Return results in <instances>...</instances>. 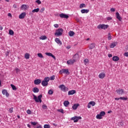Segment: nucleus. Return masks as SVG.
<instances>
[{"mask_svg":"<svg viewBox=\"0 0 128 128\" xmlns=\"http://www.w3.org/2000/svg\"><path fill=\"white\" fill-rule=\"evenodd\" d=\"M42 86H47L48 84V82H46V81H44V80L42 82Z\"/></svg>","mask_w":128,"mask_h":128,"instance_id":"22","label":"nucleus"},{"mask_svg":"<svg viewBox=\"0 0 128 128\" xmlns=\"http://www.w3.org/2000/svg\"><path fill=\"white\" fill-rule=\"evenodd\" d=\"M15 70L16 74H20V72H22V70H20V69H19L18 68H15Z\"/></svg>","mask_w":128,"mask_h":128,"instance_id":"25","label":"nucleus"},{"mask_svg":"<svg viewBox=\"0 0 128 128\" xmlns=\"http://www.w3.org/2000/svg\"><path fill=\"white\" fill-rule=\"evenodd\" d=\"M79 56L78 54L76 53L73 56V60H75V62H76L78 60Z\"/></svg>","mask_w":128,"mask_h":128,"instance_id":"13","label":"nucleus"},{"mask_svg":"<svg viewBox=\"0 0 128 128\" xmlns=\"http://www.w3.org/2000/svg\"><path fill=\"white\" fill-rule=\"evenodd\" d=\"M56 32L54 33V36H60L62 34V32H64V29L62 28H59L56 30Z\"/></svg>","mask_w":128,"mask_h":128,"instance_id":"2","label":"nucleus"},{"mask_svg":"<svg viewBox=\"0 0 128 128\" xmlns=\"http://www.w3.org/2000/svg\"><path fill=\"white\" fill-rule=\"evenodd\" d=\"M117 44H118V42H113L111 44H110V48H114V46H116Z\"/></svg>","mask_w":128,"mask_h":128,"instance_id":"11","label":"nucleus"},{"mask_svg":"<svg viewBox=\"0 0 128 128\" xmlns=\"http://www.w3.org/2000/svg\"><path fill=\"white\" fill-rule=\"evenodd\" d=\"M78 106H80V104H75L72 106V108L74 110H77V108H78Z\"/></svg>","mask_w":128,"mask_h":128,"instance_id":"14","label":"nucleus"},{"mask_svg":"<svg viewBox=\"0 0 128 128\" xmlns=\"http://www.w3.org/2000/svg\"><path fill=\"white\" fill-rule=\"evenodd\" d=\"M55 42H56V44H60V46H62V41H60V40L58 38H56Z\"/></svg>","mask_w":128,"mask_h":128,"instance_id":"12","label":"nucleus"},{"mask_svg":"<svg viewBox=\"0 0 128 128\" xmlns=\"http://www.w3.org/2000/svg\"><path fill=\"white\" fill-rule=\"evenodd\" d=\"M108 58H112V54H108Z\"/></svg>","mask_w":128,"mask_h":128,"instance_id":"62","label":"nucleus"},{"mask_svg":"<svg viewBox=\"0 0 128 128\" xmlns=\"http://www.w3.org/2000/svg\"><path fill=\"white\" fill-rule=\"evenodd\" d=\"M90 12L89 10L83 9L81 10L82 14H88Z\"/></svg>","mask_w":128,"mask_h":128,"instance_id":"21","label":"nucleus"},{"mask_svg":"<svg viewBox=\"0 0 128 128\" xmlns=\"http://www.w3.org/2000/svg\"><path fill=\"white\" fill-rule=\"evenodd\" d=\"M44 128H50V124H46L44 125Z\"/></svg>","mask_w":128,"mask_h":128,"instance_id":"42","label":"nucleus"},{"mask_svg":"<svg viewBox=\"0 0 128 128\" xmlns=\"http://www.w3.org/2000/svg\"><path fill=\"white\" fill-rule=\"evenodd\" d=\"M120 99L122 100H128V97H120Z\"/></svg>","mask_w":128,"mask_h":128,"instance_id":"37","label":"nucleus"},{"mask_svg":"<svg viewBox=\"0 0 128 128\" xmlns=\"http://www.w3.org/2000/svg\"><path fill=\"white\" fill-rule=\"evenodd\" d=\"M84 62H85V64H86L88 62V59H84Z\"/></svg>","mask_w":128,"mask_h":128,"instance_id":"54","label":"nucleus"},{"mask_svg":"<svg viewBox=\"0 0 128 128\" xmlns=\"http://www.w3.org/2000/svg\"><path fill=\"white\" fill-rule=\"evenodd\" d=\"M55 78H56V76H52L50 78V80H54Z\"/></svg>","mask_w":128,"mask_h":128,"instance_id":"46","label":"nucleus"},{"mask_svg":"<svg viewBox=\"0 0 128 128\" xmlns=\"http://www.w3.org/2000/svg\"><path fill=\"white\" fill-rule=\"evenodd\" d=\"M21 8H23V10H26V4H22V6H21Z\"/></svg>","mask_w":128,"mask_h":128,"instance_id":"44","label":"nucleus"},{"mask_svg":"<svg viewBox=\"0 0 128 128\" xmlns=\"http://www.w3.org/2000/svg\"><path fill=\"white\" fill-rule=\"evenodd\" d=\"M59 88H60L61 90H62V92H68V88L66 86L64 85V84H61L60 86H59Z\"/></svg>","mask_w":128,"mask_h":128,"instance_id":"4","label":"nucleus"},{"mask_svg":"<svg viewBox=\"0 0 128 128\" xmlns=\"http://www.w3.org/2000/svg\"><path fill=\"white\" fill-rule=\"evenodd\" d=\"M66 48H68V50H70V46H66Z\"/></svg>","mask_w":128,"mask_h":128,"instance_id":"64","label":"nucleus"},{"mask_svg":"<svg viewBox=\"0 0 128 128\" xmlns=\"http://www.w3.org/2000/svg\"><path fill=\"white\" fill-rule=\"evenodd\" d=\"M120 60V58L118 56H114L112 57V60L114 62H118Z\"/></svg>","mask_w":128,"mask_h":128,"instance_id":"23","label":"nucleus"},{"mask_svg":"<svg viewBox=\"0 0 128 128\" xmlns=\"http://www.w3.org/2000/svg\"><path fill=\"white\" fill-rule=\"evenodd\" d=\"M105 76H106V74L104 73L100 74L98 76V77L100 78H104Z\"/></svg>","mask_w":128,"mask_h":128,"instance_id":"27","label":"nucleus"},{"mask_svg":"<svg viewBox=\"0 0 128 128\" xmlns=\"http://www.w3.org/2000/svg\"><path fill=\"white\" fill-rule=\"evenodd\" d=\"M42 83V80L40 79H36L34 80V84L36 85H38Z\"/></svg>","mask_w":128,"mask_h":128,"instance_id":"9","label":"nucleus"},{"mask_svg":"<svg viewBox=\"0 0 128 128\" xmlns=\"http://www.w3.org/2000/svg\"><path fill=\"white\" fill-rule=\"evenodd\" d=\"M10 86L12 88V90H16V87L14 85L11 84Z\"/></svg>","mask_w":128,"mask_h":128,"instance_id":"34","label":"nucleus"},{"mask_svg":"<svg viewBox=\"0 0 128 128\" xmlns=\"http://www.w3.org/2000/svg\"><path fill=\"white\" fill-rule=\"evenodd\" d=\"M10 55V50H8V51H7L6 52V56H9Z\"/></svg>","mask_w":128,"mask_h":128,"instance_id":"56","label":"nucleus"},{"mask_svg":"<svg viewBox=\"0 0 128 128\" xmlns=\"http://www.w3.org/2000/svg\"><path fill=\"white\" fill-rule=\"evenodd\" d=\"M14 31L12 30H9V34L10 36H14Z\"/></svg>","mask_w":128,"mask_h":128,"instance_id":"35","label":"nucleus"},{"mask_svg":"<svg viewBox=\"0 0 128 128\" xmlns=\"http://www.w3.org/2000/svg\"><path fill=\"white\" fill-rule=\"evenodd\" d=\"M96 118L98 120H102V116L100 114H98L96 116Z\"/></svg>","mask_w":128,"mask_h":128,"instance_id":"30","label":"nucleus"},{"mask_svg":"<svg viewBox=\"0 0 128 128\" xmlns=\"http://www.w3.org/2000/svg\"><path fill=\"white\" fill-rule=\"evenodd\" d=\"M96 47V44L94 43H92L90 44L88 48L90 50H92V48H94Z\"/></svg>","mask_w":128,"mask_h":128,"instance_id":"20","label":"nucleus"},{"mask_svg":"<svg viewBox=\"0 0 128 128\" xmlns=\"http://www.w3.org/2000/svg\"><path fill=\"white\" fill-rule=\"evenodd\" d=\"M54 26L56 28H58V24H54Z\"/></svg>","mask_w":128,"mask_h":128,"instance_id":"58","label":"nucleus"},{"mask_svg":"<svg viewBox=\"0 0 128 128\" xmlns=\"http://www.w3.org/2000/svg\"><path fill=\"white\" fill-rule=\"evenodd\" d=\"M44 8H42L40 10V12H44Z\"/></svg>","mask_w":128,"mask_h":128,"instance_id":"50","label":"nucleus"},{"mask_svg":"<svg viewBox=\"0 0 128 128\" xmlns=\"http://www.w3.org/2000/svg\"><path fill=\"white\" fill-rule=\"evenodd\" d=\"M13 110H14V108H11L9 109L8 112H10V114H12Z\"/></svg>","mask_w":128,"mask_h":128,"instance_id":"45","label":"nucleus"},{"mask_svg":"<svg viewBox=\"0 0 128 128\" xmlns=\"http://www.w3.org/2000/svg\"><path fill=\"white\" fill-rule=\"evenodd\" d=\"M45 54H46V56H52V58H54V60H56V56L50 52H46L45 53Z\"/></svg>","mask_w":128,"mask_h":128,"instance_id":"17","label":"nucleus"},{"mask_svg":"<svg viewBox=\"0 0 128 128\" xmlns=\"http://www.w3.org/2000/svg\"><path fill=\"white\" fill-rule=\"evenodd\" d=\"M116 92L118 94H124V90L119 88L116 90Z\"/></svg>","mask_w":128,"mask_h":128,"instance_id":"15","label":"nucleus"},{"mask_svg":"<svg viewBox=\"0 0 128 128\" xmlns=\"http://www.w3.org/2000/svg\"><path fill=\"white\" fill-rule=\"evenodd\" d=\"M110 12H116V9L114 8H111L110 9Z\"/></svg>","mask_w":128,"mask_h":128,"instance_id":"53","label":"nucleus"},{"mask_svg":"<svg viewBox=\"0 0 128 128\" xmlns=\"http://www.w3.org/2000/svg\"><path fill=\"white\" fill-rule=\"evenodd\" d=\"M8 16H10V17H12V14L8 13Z\"/></svg>","mask_w":128,"mask_h":128,"instance_id":"63","label":"nucleus"},{"mask_svg":"<svg viewBox=\"0 0 128 128\" xmlns=\"http://www.w3.org/2000/svg\"><path fill=\"white\" fill-rule=\"evenodd\" d=\"M60 18H69L68 15L64 14V13L60 14Z\"/></svg>","mask_w":128,"mask_h":128,"instance_id":"8","label":"nucleus"},{"mask_svg":"<svg viewBox=\"0 0 128 128\" xmlns=\"http://www.w3.org/2000/svg\"><path fill=\"white\" fill-rule=\"evenodd\" d=\"M54 94V91L52 90H50L48 92V94Z\"/></svg>","mask_w":128,"mask_h":128,"instance_id":"41","label":"nucleus"},{"mask_svg":"<svg viewBox=\"0 0 128 128\" xmlns=\"http://www.w3.org/2000/svg\"><path fill=\"white\" fill-rule=\"evenodd\" d=\"M74 31H70L68 32V35L70 36H74Z\"/></svg>","mask_w":128,"mask_h":128,"instance_id":"28","label":"nucleus"},{"mask_svg":"<svg viewBox=\"0 0 128 128\" xmlns=\"http://www.w3.org/2000/svg\"><path fill=\"white\" fill-rule=\"evenodd\" d=\"M106 20H112V18L111 17H107Z\"/></svg>","mask_w":128,"mask_h":128,"instance_id":"57","label":"nucleus"},{"mask_svg":"<svg viewBox=\"0 0 128 128\" xmlns=\"http://www.w3.org/2000/svg\"><path fill=\"white\" fill-rule=\"evenodd\" d=\"M91 106H90V103H88V108H90Z\"/></svg>","mask_w":128,"mask_h":128,"instance_id":"59","label":"nucleus"},{"mask_svg":"<svg viewBox=\"0 0 128 128\" xmlns=\"http://www.w3.org/2000/svg\"><path fill=\"white\" fill-rule=\"evenodd\" d=\"M124 126V122H120L119 123V126Z\"/></svg>","mask_w":128,"mask_h":128,"instance_id":"55","label":"nucleus"},{"mask_svg":"<svg viewBox=\"0 0 128 128\" xmlns=\"http://www.w3.org/2000/svg\"><path fill=\"white\" fill-rule=\"evenodd\" d=\"M43 80H44V82H46L48 83V82H50V78L45 77Z\"/></svg>","mask_w":128,"mask_h":128,"instance_id":"31","label":"nucleus"},{"mask_svg":"<svg viewBox=\"0 0 128 128\" xmlns=\"http://www.w3.org/2000/svg\"><path fill=\"white\" fill-rule=\"evenodd\" d=\"M60 74H70V72L68 69H62L59 72Z\"/></svg>","mask_w":128,"mask_h":128,"instance_id":"5","label":"nucleus"},{"mask_svg":"<svg viewBox=\"0 0 128 128\" xmlns=\"http://www.w3.org/2000/svg\"><path fill=\"white\" fill-rule=\"evenodd\" d=\"M86 8V5L84 4H82L80 6V8Z\"/></svg>","mask_w":128,"mask_h":128,"instance_id":"33","label":"nucleus"},{"mask_svg":"<svg viewBox=\"0 0 128 128\" xmlns=\"http://www.w3.org/2000/svg\"><path fill=\"white\" fill-rule=\"evenodd\" d=\"M32 92H34V93L38 92H40V89L36 87H34L32 90Z\"/></svg>","mask_w":128,"mask_h":128,"instance_id":"24","label":"nucleus"},{"mask_svg":"<svg viewBox=\"0 0 128 128\" xmlns=\"http://www.w3.org/2000/svg\"><path fill=\"white\" fill-rule=\"evenodd\" d=\"M76 90H70L68 92V96H71V95H72V94H76Z\"/></svg>","mask_w":128,"mask_h":128,"instance_id":"19","label":"nucleus"},{"mask_svg":"<svg viewBox=\"0 0 128 128\" xmlns=\"http://www.w3.org/2000/svg\"><path fill=\"white\" fill-rule=\"evenodd\" d=\"M108 26H110L108 24H100L98 26L97 28H98V30H106V28H108Z\"/></svg>","mask_w":128,"mask_h":128,"instance_id":"3","label":"nucleus"},{"mask_svg":"<svg viewBox=\"0 0 128 128\" xmlns=\"http://www.w3.org/2000/svg\"><path fill=\"white\" fill-rule=\"evenodd\" d=\"M100 114L102 116H106V112H104V111H102L100 112Z\"/></svg>","mask_w":128,"mask_h":128,"instance_id":"40","label":"nucleus"},{"mask_svg":"<svg viewBox=\"0 0 128 128\" xmlns=\"http://www.w3.org/2000/svg\"><path fill=\"white\" fill-rule=\"evenodd\" d=\"M26 14L24 12H22L19 16V18L22 19L26 18Z\"/></svg>","mask_w":128,"mask_h":128,"instance_id":"18","label":"nucleus"},{"mask_svg":"<svg viewBox=\"0 0 128 128\" xmlns=\"http://www.w3.org/2000/svg\"><path fill=\"white\" fill-rule=\"evenodd\" d=\"M108 40H112V36H110V33H108Z\"/></svg>","mask_w":128,"mask_h":128,"instance_id":"48","label":"nucleus"},{"mask_svg":"<svg viewBox=\"0 0 128 128\" xmlns=\"http://www.w3.org/2000/svg\"><path fill=\"white\" fill-rule=\"evenodd\" d=\"M42 108L43 110H46V108H48V106H46V104H43L42 106Z\"/></svg>","mask_w":128,"mask_h":128,"instance_id":"43","label":"nucleus"},{"mask_svg":"<svg viewBox=\"0 0 128 128\" xmlns=\"http://www.w3.org/2000/svg\"><path fill=\"white\" fill-rule=\"evenodd\" d=\"M13 8H17L16 4H14L13 5Z\"/></svg>","mask_w":128,"mask_h":128,"instance_id":"61","label":"nucleus"},{"mask_svg":"<svg viewBox=\"0 0 128 128\" xmlns=\"http://www.w3.org/2000/svg\"><path fill=\"white\" fill-rule=\"evenodd\" d=\"M2 94H4V96L5 94L6 98H8V96H10V94L8 92V90H2Z\"/></svg>","mask_w":128,"mask_h":128,"instance_id":"7","label":"nucleus"},{"mask_svg":"<svg viewBox=\"0 0 128 128\" xmlns=\"http://www.w3.org/2000/svg\"><path fill=\"white\" fill-rule=\"evenodd\" d=\"M31 124H32V126H36V124H38V122H31Z\"/></svg>","mask_w":128,"mask_h":128,"instance_id":"49","label":"nucleus"},{"mask_svg":"<svg viewBox=\"0 0 128 128\" xmlns=\"http://www.w3.org/2000/svg\"><path fill=\"white\" fill-rule=\"evenodd\" d=\"M125 56H128V52H126L124 54Z\"/></svg>","mask_w":128,"mask_h":128,"instance_id":"60","label":"nucleus"},{"mask_svg":"<svg viewBox=\"0 0 128 128\" xmlns=\"http://www.w3.org/2000/svg\"><path fill=\"white\" fill-rule=\"evenodd\" d=\"M89 103L92 106H96V102L94 101H91Z\"/></svg>","mask_w":128,"mask_h":128,"instance_id":"38","label":"nucleus"},{"mask_svg":"<svg viewBox=\"0 0 128 128\" xmlns=\"http://www.w3.org/2000/svg\"><path fill=\"white\" fill-rule=\"evenodd\" d=\"M71 120H74V122H78L79 120H82V117L75 116L70 118Z\"/></svg>","mask_w":128,"mask_h":128,"instance_id":"6","label":"nucleus"},{"mask_svg":"<svg viewBox=\"0 0 128 128\" xmlns=\"http://www.w3.org/2000/svg\"><path fill=\"white\" fill-rule=\"evenodd\" d=\"M116 18L118 20H120V22L122 21V17H120V13H118V12H116Z\"/></svg>","mask_w":128,"mask_h":128,"instance_id":"16","label":"nucleus"},{"mask_svg":"<svg viewBox=\"0 0 128 128\" xmlns=\"http://www.w3.org/2000/svg\"><path fill=\"white\" fill-rule=\"evenodd\" d=\"M38 58H44V56L42 55V53L38 54Z\"/></svg>","mask_w":128,"mask_h":128,"instance_id":"39","label":"nucleus"},{"mask_svg":"<svg viewBox=\"0 0 128 128\" xmlns=\"http://www.w3.org/2000/svg\"><path fill=\"white\" fill-rule=\"evenodd\" d=\"M40 38V40H46V38H48L46 36H42Z\"/></svg>","mask_w":128,"mask_h":128,"instance_id":"29","label":"nucleus"},{"mask_svg":"<svg viewBox=\"0 0 128 128\" xmlns=\"http://www.w3.org/2000/svg\"><path fill=\"white\" fill-rule=\"evenodd\" d=\"M64 106L66 108L67 106H68V104H70V102H68V100H65L64 102Z\"/></svg>","mask_w":128,"mask_h":128,"instance_id":"26","label":"nucleus"},{"mask_svg":"<svg viewBox=\"0 0 128 128\" xmlns=\"http://www.w3.org/2000/svg\"><path fill=\"white\" fill-rule=\"evenodd\" d=\"M26 113L28 114H32V111H30V110H26Z\"/></svg>","mask_w":128,"mask_h":128,"instance_id":"47","label":"nucleus"},{"mask_svg":"<svg viewBox=\"0 0 128 128\" xmlns=\"http://www.w3.org/2000/svg\"><path fill=\"white\" fill-rule=\"evenodd\" d=\"M58 112H62V114H64V110L62 109L61 110H58Z\"/></svg>","mask_w":128,"mask_h":128,"instance_id":"51","label":"nucleus"},{"mask_svg":"<svg viewBox=\"0 0 128 128\" xmlns=\"http://www.w3.org/2000/svg\"><path fill=\"white\" fill-rule=\"evenodd\" d=\"M40 12L39 8H35L32 10V12Z\"/></svg>","mask_w":128,"mask_h":128,"instance_id":"32","label":"nucleus"},{"mask_svg":"<svg viewBox=\"0 0 128 128\" xmlns=\"http://www.w3.org/2000/svg\"><path fill=\"white\" fill-rule=\"evenodd\" d=\"M76 60H68L67 61V64H74V62H76Z\"/></svg>","mask_w":128,"mask_h":128,"instance_id":"10","label":"nucleus"},{"mask_svg":"<svg viewBox=\"0 0 128 128\" xmlns=\"http://www.w3.org/2000/svg\"><path fill=\"white\" fill-rule=\"evenodd\" d=\"M36 2L38 4H42V2H40V0H36Z\"/></svg>","mask_w":128,"mask_h":128,"instance_id":"52","label":"nucleus"},{"mask_svg":"<svg viewBox=\"0 0 128 128\" xmlns=\"http://www.w3.org/2000/svg\"><path fill=\"white\" fill-rule=\"evenodd\" d=\"M25 58H26V60H28V58H30V54L26 53L25 54V56H24Z\"/></svg>","mask_w":128,"mask_h":128,"instance_id":"36","label":"nucleus"},{"mask_svg":"<svg viewBox=\"0 0 128 128\" xmlns=\"http://www.w3.org/2000/svg\"><path fill=\"white\" fill-rule=\"evenodd\" d=\"M34 96V100L36 102H42V94H40L38 96V97L34 94L33 95Z\"/></svg>","mask_w":128,"mask_h":128,"instance_id":"1","label":"nucleus"}]
</instances>
